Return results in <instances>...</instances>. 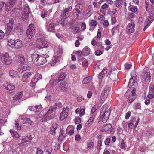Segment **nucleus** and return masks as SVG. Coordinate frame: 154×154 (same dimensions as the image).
<instances>
[{"label":"nucleus","instance_id":"37998d69","mask_svg":"<svg viewBox=\"0 0 154 154\" xmlns=\"http://www.w3.org/2000/svg\"><path fill=\"white\" fill-rule=\"evenodd\" d=\"M108 5L106 3L103 4L101 7V9L106 12L109 8Z\"/></svg>","mask_w":154,"mask_h":154},{"label":"nucleus","instance_id":"09e8293b","mask_svg":"<svg viewBox=\"0 0 154 154\" xmlns=\"http://www.w3.org/2000/svg\"><path fill=\"white\" fill-rule=\"evenodd\" d=\"M133 107L135 109H140L141 108L140 104L139 103H135L134 104Z\"/></svg>","mask_w":154,"mask_h":154},{"label":"nucleus","instance_id":"1a4fd4ad","mask_svg":"<svg viewBox=\"0 0 154 154\" xmlns=\"http://www.w3.org/2000/svg\"><path fill=\"white\" fill-rule=\"evenodd\" d=\"M35 30L34 25L32 24H30L29 26V29L26 31V34L28 37L30 39L35 35Z\"/></svg>","mask_w":154,"mask_h":154},{"label":"nucleus","instance_id":"6e6d98bb","mask_svg":"<svg viewBox=\"0 0 154 154\" xmlns=\"http://www.w3.org/2000/svg\"><path fill=\"white\" fill-rule=\"evenodd\" d=\"M130 11L133 12H135L137 10V8L136 6H132L130 7Z\"/></svg>","mask_w":154,"mask_h":154},{"label":"nucleus","instance_id":"c9c22d12","mask_svg":"<svg viewBox=\"0 0 154 154\" xmlns=\"http://www.w3.org/2000/svg\"><path fill=\"white\" fill-rule=\"evenodd\" d=\"M46 154H50L52 152V149L50 146V144L45 146Z\"/></svg>","mask_w":154,"mask_h":154},{"label":"nucleus","instance_id":"de8ad7c7","mask_svg":"<svg viewBox=\"0 0 154 154\" xmlns=\"http://www.w3.org/2000/svg\"><path fill=\"white\" fill-rule=\"evenodd\" d=\"M98 108V107L97 106V105H95L94 106L91 108V113L96 115L95 112Z\"/></svg>","mask_w":154,"mask_h":154},{"label":"nucleus","instance_id":"603ef678","mask_svg":"<svg viewBox=\"0 0 154 154\" xmlns=\"http://www.w3.org/2000/svg\"><path fill=\"white\" fill-rule=\"evenodd\" d=\"M97 22L96 20H92L90 22V25L94 27L97 25Z\"/></svg>","mask_w":154,"mask_h":154},{"label":"nucleus","instance_id":"a19ab883","mask_svg":"<svg viewBox=\"0 0 154 154\" xmlns=\"http://www.w3.org/2000/svg\"><path fill=\"white\" fill-rule=\"evenodd\" d=\"M30 10L28 5L25 4L23 7V10L22 12L27 13H29L30 12Z\"/></svg>","mask_w":154,"mask_h":154},{"label":"nucleus","instance_id":"2eb2a0df","mask_svg":"<svg viewBox=\"0 0 154 154\" xmlns=\"http://www.w3.org/2000/svg\"><path fill=\"white\" fill-rule=\"evenodd\" d=\"M131 78L130 79L129 82V84L130 86H133L134 84L135 85V86L137 85V83L135 81L136 79L137 76L134 72H132L131 73Z\"/></svg>","mask_w":154,"mask_h":154},{"label":"nucleus","instance_id":"a878e982","mask_svg":"<svg viewBox=\"0 0 154 154\" xmlns=\"http://www.w3.org/2000/svg\"><path fill=\"white\" fill-rule=\"evenodd\" d=\"M45 100L47 101L53 102L54 100H56L55 97L54 95H51L50 94H48L45 97Z\"/></svg>","mask_w":154,"mask_h":154},{"label":"nucleus","instance_id":"e2e57ef3","mask_svg":"<svg viewBox=\"0 0 154 154\" xmlns=\"http://www.w3.org/2000/svg\"><path fill=\"white\" fill-rule=\"evenodd\" d=\"M82 65L84 66H88V61L85 59L82 60Z\"/></svg>","mask_w":154,"mask_h":154},{"label":"nucleus","instance_id":"c85d7f7f","mask_svg":"<svg viewBox=\"0 0 154 154\" xmlns=\"http://www.w3.org/2000/svg\"><path fill=\"white\" fill-rule=\"evenodd\" d=\"M15 58L16 60L17 59L18 60L20 61L21 63L23 64L25 62V60L24 56L21 54H20L16 56Z\"/></svg>","mask_w":154,"mask_h":154},{"label":"nucleus","instance_id":"4be33fe9","mask_svg":"<svg viewBox=\"0 0 154 154\" xmlns=\"http://www.w3.org/2000/svg\"><path fill=\"white\" fill-rule=\"evenodd\" d=\"M135 24L132 23H129L127 26V29L129 32L133 33L135 31Z\"/></svg>","mask_w":154,"mask_h":154},{"label":"nucleus","instance_id":"473e14b6","mask_svg":"<svg viewBox=\"0 0 154 154\" xmlns=\"http://www.w3.org/2000/svg\"><path fill=\"white\" fill-rule=\"evenodd\" d=\"M10 132L14 138L17 139L19 137V134L16 131L10 130Z\"/></svg>","mask_w":154,"mask_h":154},{"label":"nucleus","instance_id":"6e6552de","mask_svg":"<svg viewBox=\"0 0 154 154\" xmlns=\"http://www.w3.org/2000/svg\"><path fill=\"white\" fill-rule=\"evenodd\" d=\"M66 76V74L64 72H62L58 74L56 76L53 82L52 85H56L59 82L63 80Z\"/></svg>","mask_w":154,"mask_h":154},{"label":"nucleus","instance_id":"774afa93","mask_svg":"<svg viewBox=\"0 0 154 154\" xmlns=\"http://www.w3.org/2000/svg\"><path fill=\"white\" fill-rule=\"evenodd\" d=\"M147 97L148 98L150 99L154 98V93L152 92V93L149 92L147 95Z\"/></svg>","mask_w":154,"mask_h":154},{"label":"nucleus","instance_id":"dca6fc26","mask_svg":"<svg viewBox=\"0 0 154 154\" xmlns=\"http://www.w3.org/2000/svg\"><path fill=\"white\" fill-rule=\"evenodd\" d=\"M33 74V72H26L25 73L22 77L21 81L23 82H25L29 79L30 77Z\"/></svg>","mask_w":154,"mask_h":154},{"label":"nucleus","instance_id":"0e129e2a","mask_svg":"<svg viewBox=\"0 0 154 154\" xmlns=\"http://www.w3.org/2000/svg\"><path fill=\"white\" fill-rule=\"evenodd\" d=\"M85 109L84 108H80V116H83L85 114Z\"/></svg>","mask_w":154,"mask_h":154},{"label":"nucleus","instance_id":"6ab92c4d","mask_svg":"<svg viewBox=\"0 0 154 154\" xmlns=\"http://www.w3.org/2000/svg\"><path fill=\"white\" fill-rule=\"evenodd\" d=\"M20 122L23 124L28 123L31 124L32 123V121L30 120V118H28L25 115L21 116V119L20 120Z\"/></svg>","mask_w":154,"mask_h":154},{"label":"nucleus","instance_id":"3c124183","mask_svg":"<svg viewBox=\"0 0 154 154\" xmlns=\"http://www.w3.org/2000/svg\"><path fill=\"white\" fill-rule=\"evenodd\" d=\"M118 78L117 75L115 73H112L111 75V79L113 81H115Z\"/></svg>","mask_w":154,"mask_h":154},{"label":"nucleus","instance_id":"bf43d9fd","mask_svg":"<svg viewBox=\"0 0 154 154\" xmlns=\"http://www.w3.org/2000/svg\"><path fill=\"white\" fill-rule=\"evenodd\" d=\"M116 21V18L115 17L112 16L111 17V22L112 24L113 25L115 24Z\"/></svg>","mask_w":154,"mask_h":154},{"label":"nucleus","instance_id":"13d9d810","mask_svg":"<svg viewBox=\"0 0 154 154\" xmlns=\"http://www.w3.org/2000/svg\"><path fill=\"white\" fill-rule=\"evenodd\" d=\"M118 30L117 26H115L113 27L111 30V32L112 35H114L116 32Z\"/></svg>","mask_w":154,"mask_h":154},{"label":"nucleus","instance_id":"79ce46f5","mask_svg":"<svg viewBox=\"0 0 154 154\" xmlns=\"http://www.w3.org/2000/svg\"><path fill=\"white\" fill-rule=\"evenodd\" d=\"M53 107H55V110L57 108H60L62 107V104L60 102H58L55 103V105L52 106Z\"/></svg>","mask_w":154,"mask_h":154},{"label":"nucleus","instance_id":"864d4df0","mask_svg":"<svg viewBox=\"0 0 154 154\" xmlns=\"http://www.w3.org/2000/svg\"><path fill=\"white\" fill-rule=\"evenodd\" d=\"M120 147L122 149H123L125 150L126 149L125 144L124 142V140H122Z\"/></svg>","mask_w":154,"mask_h":154},{"label":"nucleus","instance_id":"72a5a7b5","mask_svg":"<svg viewBox=\"0 0 154 154\" xmlns=\"http://www.w3.org/2000/svg\"><path fill=\"white\" fill-rule=\"evenodd\" d=\"M112 127V125L110 124H107L104 125L103 127V131H107Z\"/></svg>","mask_w":154,"mask_h":154},{"label":"nucleus","instance_id":"a18cd8bd","mask_svg":"<svg viewBox=\"0 0 154 154\" xmlns=\"http://www.w3.org/2000/svg\"><path fill=\"white\" fill-rule=\"evenodd\" d=\"M31 135H30L29 137L26 138L23 137L22 140V142L23 143H25L26 142H30L31 140V138L30 137Z\"/></svg>","mask_w":154,"mask_h":154},{"label":"nucleus","instance_id":"8fccbe9b","mask_svg":"<svg viewBox=\"0 0 154 154\" xmlns=\"http://www.w3.org/2000/svg\"><path fill=\"white\" fill-rule=\"evenodd\" d=\"M97 13L102 17H103L105 14V11L100 8L99 10L97 11Z\"/></svg>","mask_w":154,"mask_h":154},{"label":"nucleus","instance_id":"f3484780","mask_svg":"<svg viewBox=\"0 0 154 154\" xmlns=\"http://www.w3.org/2000/svg\"><path fill=\"white\" fill-rule=\"evenodd\" d=\"M30 67L27 64H23L20 65L17 69V71L19 73H21L23 71L28 70L29 69Z\"/></svg>","mask_w":154,"mask_h":154},{"label":"nucleus","instance_id":"7ed1b4c3","mask_svg":"<svg viewBox=\"0 0 154 154\" xmlns=\"http://www.w3.org/2000/svg\"><path fill=\"white\" fill-rule=\"evenodd\" d=\"M7 44L10 48L15 49H20L23 45L22 41L19 39L8 40Z\"/></svg>","mask_w":154,"mask_h":154},{"label":"nucleus","instance_id":"f704fd0d","mask_svg":"<svg viewBox=\"0 0 154 154\" xmlns=\"http://www.w3.org/2000/svg\"><path fill=\"white\" fill-rule=\"evenodd\" d=\"M107 71V69H103L99 74V78L100 80L103 77Z\"/></svg>","mask_w":154,"mask_h":154},{"label":"nucleus","instance_id":"bb28decb","mask_svg":"<svg viewBox=\"0 0 154 154\" xmlns=\"http://www.w3.org/2000/svg\"><path fill=\"white\" fill-rule=\"evenodd\" d=\"M17 71H15L13 70H11L9 71V75L12 77H16L19 75L20 74Z\"/></svg>","mask_w":154,"mask_h":154},{"label":"nucleus","instance_id":"423d86ee","mask_svg":"<svg viewBox=\"0 0 154 154\" xmlns=\"http://www.w3.org/2000/svg\"><path fill=\"white\" fill-rule=\"evenodd\" d=\"M1 58L2 63L6 65L9 64L12 62L11 57L9 56L8 53L2 54L1 56Z\"/></svg>","mask_w":154,"mask_h":154},{"label":"nucleus","instance_id":"b1692460","mask_svg":"<svg viewBox=\"0 0 154 154\" xmlns=\"http://www.w3.org/2000/svg\"><path fill=\"white\" fill-rule=\"evenodd\" d=\"M90 52V49L89 47L86 46L81 51L82 55L86 56L89 55Z\"/></svg>","mask_w":154,"mask_h":154},{"label":"nucleus","instance_id":"c03bdc74","mask_svg":"<svg viewBox=\"0 0 154 154\" xmlns=\"http://www.w3.org/2000/svg\"><path fill=\"white\" fill-rule=\"evenodd\" d=\"M136 98V96H131V95H130L128 98V102L129 103H131Z\"/></svg>","mask_w":154,"mask_h":154},{"label":"nucleus","instance_id":"412c9836","mask_svg":"<svg viewBox=\"0 0 154 154\" xmlns=\"http://www.w3.org/2000/svg\"><path fill=\"white\" fill-rule=\"evenodd\" d=\"M109 92V88H106L102 91L101 97L103 100H105L107 97L108 94Z\"/></svg>","mask_w":154,"mask_h":154},{"label":"nucleus","instance_id":"4c0bfd02","mask_svg":"<svg viewBox=\"0 0 154 154\" xmlns=\"http://www.w3.org/2000/svg\"><path fill=\"white\" fill-rule=\"evenodd\" d=\"M23 94L22 92H18L17 94L13 97V100H16L19 99L22 97Z\"/></svg>","mask_w":154,"mask_h":154},{"label":"nucleus","instance_id":"49530a36","mask_svg":"<svg viewBox=\"0 0 154 154\" xmlns=\"http://www.w3.org/2000/svg\"><path fill=\"white\" fill-rule=\"evenodd\" d=\"M22 18L23 21H24L26 19H27L28 17L29 13H27L22 12Z\"/></svg>","mask_w":154,"mask_h":154},{"label":"nucleus","instance_id":"5701e85b","mask_svg":"<svg viewBox=\"0 0 154 154\" xmlns=\"http://www.w3.org/2000/svg\"><path fill=\"white\" fill-rule=\"evenodd\" d=\"M92 7L91 6H89L87 10L84 12V15L85 17H89L91 16L92 14L91 13L92 11Z\"/></svg>","mask_w":154,"mask_h":154},{"label":"nucleus","instance_id":"69168bd1","mask_svg":"<svg viewBox=\"0 0 154 154\" xmlns=\"http://www.w3.org/2000/svg\"><path fill=\"white\" fill-rule=\"evenodd\" d=\"M109 23L108 20H105L103 21V26L104 27H107L108 26Z\"/></svg>","mask_w":154,"mask_h":154},{"label":"nucleus","instance_id":"680f3d73","mask_svg":"<svg viewBox=\"0 0 154 154\" xmlns=\"http://www.w3.org/2000/svg\"><path fill=\"white\" fill-rule=\"evenodd\" d=\"M97 41V38L96 37H95L93 38V39L91 41V44L93 46H95V45H96V43Z\"/></svg>","mask_w":154,"mask_h":154},{"label":"nucleus","instance_id":"ea45409f","mask_svg":"<svg viewBox=\"0 0 154 154\" xmlns=\"http://www.w3.org/2000/svg\"><path fill=\"white\" fill-rule=\"evenodd\" d=\"M19 9L18 8H15L13 9L11 11V14L13 16H16L18 14V11Z\"/></svg>","mask_w":154,"mask_h":154},{"label":"nucleus","instance_id":"f8f14e48","mask_svg":"<svg viewBox=\"0 0 154 154\" xmlns=\"http://www.w3.org/2000/svg\"><path fill=\"white\" fill-rule=\"evenodd\" d=\"M17 2V0H8L7 4L5 5V10L7 11H9L10 8L15 5Z\"/></svg>","mask_w":154,"mask_h":154},{"label":"nucleus","instance_id":"052dcab7","mask_svg":"<svg viewBox=\"0 0 154 154\" xmlns=\"http://www.w3.org/2000/svg\"><path fill=\"white\" fill-rule=\"evenodd\" d=\"M58 126V125L56 123H53L52 125V126L51 128V130H55L56 129Z\"/></svg>","mask_w":154,"mask_h":154},{"label":"nucleus","instance_id":"0eeeda50","mask_svg":"<svg viewBox=\"0 0 154 154\" xmlns=\"http://www.w3.org/2000/svg\"><path fill=\"white\" fill-rule=\"evenodd\" d=\"M55 110V107H53L52 106H51L47 112L46 114L44 116V119H42V121H47L49 119L52 118L53 116V113Z\"/></svg>","mask_w":154,"mask_h":154},{"label":"nucleus","instance_id":"393cba45","mask_svg":"<svg viewBox=\"0 0 154 154\" xmlns=\"http://www.w3.org/2000/svg\"><path fill=\"white\" fill-rule=\"evenodd\" d=\"M46 29L47 31L54 32L55 30V25L53 23L50 24L49 25H45Z\"/></svg>","mask_w":154,"mask_h":154},{"label":"nucleus","instance_id":"a211bd4d","mask_svg":"<svg viewBox=\"0 0 154 154\" xmlns=\"http://www.w3.org/2000/svg\"><path fill=\"white\" fill-rule=\"evenodd\" d=\"M14 21L13 20H10L9 23L7 24L6 32L8 33L12 31L14 27Z\"/></svg>","mask_w":154,"mask_h":154},{"label":"nucleus","instance_id":"338daca9","mask_svg":"<svg viewBox=\"0 0 154 154\" xmlns=\"http://www.w3.org/2000/svg\"><path fill=\"white\" fill-rule=\"evenodd\" d=\"M110 139L109 138H106L104 141V143L105 145H109L110 143Z\"/></svg>","mask_w":154,"mask_h":154},{"label":"nucleus","instance_id":"2f4dec72","mask_svg":"<svg viewBox=\"0 0 154 154\" xmlns=\"http://www.w3.org/2000/svg\"><path fill=\"white\" fill-rule=\"evenodd\" d=\"M154 18V15L152 12L150 13L149 15V16L146 18V21H147V23H148L149 25H150L151 23L153 20Z\"/></svg>","mask_w":154,"mask_h":154},{"label":"nucleus","instance_id":"f257e3e1","mask_svg":"<svg viewBox=\"0 0 154 154\" xmlns=\"http://www.w3.org/2000/svg\"><path fill=\"white\" fill-rule=\"evenodd\" d=\"M49 57L48 55H46L45 54L39 55L34 53L32 55L31 57L32 62L33 63L40 65L44 64L47 62V60L46 58H48Z\"/></svg>","mask_w":154,"mask_h":154},{"label":"nucleus","instance_id":"9d476101","mask_svg":"<svg viewBox=\"0 0 154 154\" xmlns=\"http://www.w3.org/2000/svg\"><path fill=\"white\" fill-rule=\"evenodd\" d=\"M3 86L10 93H12L14 92L15 86L13 84L6 82L3 84Z\"/></svg>","mask_w":154,"mask_h":154},{"label":"nucleus","instance_id":"20e7f679","mask_svg":"<svg viewBox=\"0 0 154 154\" xmlns=\"http://www.w3.org/2000/svg\"><path fill=\"white\" fill-rule=\"evenodd\" d=\"M72 10V7L70 6L68 8H66L62 12L61 16L63 17V18H62L60 20V23L63 26H64L67 24V21L66 19L69 15V12L71 11Z\"/></svg>","mask_w":154,"mask_h":154},{"label":"nucleus","instance_id":"e433bc0d","mask_svg":"<svg viewBox=\"0 0 154 154\" xmlns=\"http://www.w3.org/2000/svg\"><path fill=\"white\" fill-rule=\"evenodd\" d=\"M102 140L101 139H99L97 142V151L99 152L101 149Z\"/></svg>","mask_w":154,"mask_h":154},{"label":"nucleus","instance_id":"4d7b16f0","mask_svg":"<svg viewBox=\"0 0 154 154\" xmlns=\"http://www.w3.org/2000/svg\"><path fill=\"white\" fill-rule=\"evenodd\" d=\"M103 52L100 50H97L95 52V54L97 56L101 55L103 53Z\"/></svg>","mask_w":154,"mask_h":154},{"label":"nucleus","instance_id":"aec40b11","mask_svg":"<svg viewBox=\"0 0 154 154\" xmlns=\"http://www.w3.org/2000/svg\"><path fill=\"white\" fill-rule=\"evenodd\" d=\"M95 116V114L90 113V118L85 124L87 126L90 127L92 125L94 120Z\"/></svg>","mask_w":154,"mask_h":154},{"label":"nucleus","instance_id":"5fc2aeb1","mask_svg":"<svg viewBox=\"0 0 154 154\" xmlns=\"http://www.w3.org/2000/svg\"><path fill=\"white\" fill-rule=\"evenodd\" d=\"M81 119L79 117H76L75 118V122L76 124H79L80 123H81Z\"/></svg>","mask_w":154,"mask_h":154},{"label":"nucleus","instance_id":"7c9ffc66","mask_svg":"<svg viewBox=\"0 0 154 154\" xmlns=\"http://www.w3.org/2000/svg\"><path fill=\"white\" fill-rule=\"evenodd\" d=\"M66 82H61L59 85L60 89L63 91H66L67 89L66 86Z\"/></svg>","mask_w":154,"mask_h":154},{"label":"nucleus","instance_id":"c756f323","mask_svg":"<svg viewBox=\"0 0 154 154\" xmlns=\"http://www.w3.org/2000/svg\"><path fill=\"white\" fill-rule=\"evenodd\" d=\"M87 149L88 150H90L93 148L94 143L93 141L91 140H89L87 143Z\"/></svg>","mask_w":154,"mask_h":154},{"label":"nucleus","instance_id":"f03ea898","mask_svg":"<svg viewBox=\"0 0 154 154\" xmlns=\"http://www.w3.org/2000/svg\"><path fill=\"white\" fill-rule=\"evenodd\" d=\"M110 114L109 108L106 107V105L103 106L101 108L99 116L100 119L103 122H106L109 118Z\"/></svg>","mask_w":154,"mask_h":154},{"label":"nucleus","instance_id":"ddd939ff","mask_svg":"<svg viewBox=\"0 0 154 154\" xmlns=\"http://www.w3.org/2000/svg\"><path fill=\"white\" fill-rule=\"evenodd\" d=\"M139 121V119L136 120L135 119L133 118L131 120L130 122L128 124V128L131 129H132L133 128H135L138 125Z\"/></svg>","mask_w":154,"mask_h":154},{"label":"nucleus","instance_id":"4468645a","mask_svg":"<svg viewBox=\"0 0 154 154\" xmlns=\"http://www.w3.org/2000/svg\"><path fill=\"white\" fill-rule=\"evenodd\" d=\"M62 60V57L60 55H59L57 56H55L52 59V61L51 63L52 66H54L56 65L57 64L59 63Z\"/></svg>","mask_w":154,"mask_h":154},{"label":"nucleus","instance_id":"58836bf2","mask_svg":"<svg viewBox=\"0 0 154 154\" xmlns=\"http://www.w3.org/2000/svg\"><path fill=\"white\" fill-rule=\"evenodd\" d=\"M92 81V77L88 76L84 79L83 81V83L85 84H88L90 83Z\"/></svg>","mask_w":154,"mask_h":154},{"label":"nucleus","instance_id":"cd10ccee","mask_svg":"<svg viewBox=\"0 0 154 154\" xmlns=\"http://www.w3.org/2000/svg\"><path fill=\"white\" fill-rule=\"evenodd\" d=\"M144 78L145 82L146 83H149L151 80L150 73L149 72H146L144 75Z\"/></svg>","mask_w":154,"mask_h":154},{"label":"nucleus","instance_id":"39448f33","mask_svg":"<svg viewBox=\"0 0 154 154\" xmlns=\"http://www.w3.org/2000/svg\"><path fill=\"white\" fill-rule=\"evenodd\" d=\"M38 35V34L37 35V37H39L38 38H37L36 41L37 48L40 49L47 47L48 46L47 42L45 41L43 36H41L39 37Z\"/></svg>","mask_w":154,"mask_h":154},{"label":"nucleus","instance_id":"9b49d317","mask_svg":"<svg viewBox=\"0 0 154 154\" xmlns=\"http://www.w3.org/2000/svg\"><path fill=\"white\" fill-rule=\"evenodd\" d=\"M69 110V108L67 107L66 108H64L63 109V111L61 113L60 116V120H63L67 118Z\"/></svg>","mask_w":154,"mask_h":154}]
</instances>
